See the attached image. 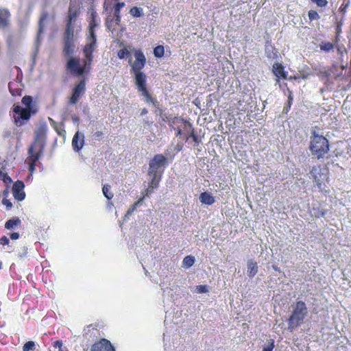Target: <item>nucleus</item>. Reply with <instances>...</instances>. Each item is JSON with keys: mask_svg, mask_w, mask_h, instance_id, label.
Instances as JSON below:
<instances>
[{"mask_svg": "<svg viewBox=\"0 0 351 351\" xmlns=\"http://www.w3.org/2000/svg\"><path fill=\"white\" fill-rule=\"evenodd\" d=\"M330 149L329 142L326 138L318 134L315 130L311 136L310 150L313 156L317 159L323 158Z\"/></svg>", "mask_w": 351, "mask_h": 351, "instance_id": "nucleus-4", "label": "nucleus"}, {"mask_svg": "<svg viewBox=\"0 0 351 351\" xmlns=\"http://www.w3.org/2000/svg\"><path fill=\"white\" fill-rule=\"evenodd\" d=\"M90 14V16L88 32H95V28L99 25L100 19L97 13L93 9H91Z\"/></svg>", "mask_w": 351, "mask_h": 351, "instance_id": "nucleus-17", "label": "nucleus"}, {"mask_svg": "<svg viewBox=\"0 0 351 351\" xmlns=\"http://www.w3.org/2000/svg\"><path fill=\"white\" fill-rule=\"evenodd\" d=\"M53 346L55 348H58L59 350L63 349L62 348V342L61 341H56L53 343Z\"/></svg>", "mask_w": 351, "mask_h": 351, "instance_id": "nucleus-52", "label": "nucleus"}, {"mask_svg": "<svg viewBox=\"0 0 351 351\" xmlns=\"http://www.w3.org/2000/svg\"><path fill=\"white\" fill-rule=\"evenodd\" d=\"M43 154V152L40 153L39 152H32L30 153L29 149H28V158L30 160V162L29 164V171L31 174H32L34 172L36 169V163L40 159Z\"/></svg>", "mask_w": 351, "mask_h": 351, "instance_id": "nucleus-16", "label": "nucleus"}, {"mask_svg": "<svg viewBox=\"0 0 351 351\" xmlns=\"http://www.w3.org/2000/svg\"><path fill=\"white\" fill-rule=\"evenodd\" d=\"M53 16H51L49 13L44 11L42 12L41 16L40 17L38 21V30L36 36V47L40 44L41 42V36L44 32L45 27L48 25L51 19H53Z\"/></svg>", "mask_w": 351, "mask_h": 351, "instance_id": "nucleus-8", "label": "nucleus"}, {"mask_svg": "<svg viewBox=\"0 0 351 351\" xmlns=\"http://www.w3.org/2000/svg\"><path fill=\"white\" fill-rule=\"evenodd\" d=\"M134 75V82L137 87V90L146 87L147 76L141 71H131Z\"/></svg>", "mask_w": 351, "mask_h": 351, "instance_id": "nucleus-14", "label": "nucleus"}, {"mask_svg": "<svg viewBox=\"0 0 351 351\" xmlns=\"http://www.w3.org/2000/svg\"><path fill=\"white\" fill-rule=\"evenodd\" d=\"M138 91L141 93V95L143 96L144 97H147L150 95L147 87L138 89Z\"/></svg>", "mask_w": 351, "mask_h": 351, "instance_id": "nucleus-44", "label": "nucleus"}, {"mask_svg": "<svg viewBox=\"0 0 351 351\" xmlns=\"http://www.w3.org/2000/svg\"><path fill=\"white\" fill-rule=\"evenodd\" d=\"M313 3H316L319 7H325L326 6L328 1L327 0H311Z\"/></svg>", "mask_w": 351, "mask_h": 351, "instance_id": "nucleus-40", "label": "nucleus"}, {"mask_svg": "<svg viewBox=\"0 0 351 351\" xmlns=\"http://www.w3.org/2000/svg\"><path fill=\"white\" fill-rule=\"evenodd\" d=\"M77 11H73L71 8L69 10V14L66 19V23H69L71 24H75L77 18Z\"/></svg>", "mask_w": 351, "mask_h": 351, "instance_id": "nucleus-27", "label": "nucleus"}, {"mask_svg": "<svg viewBox=\"0 0 351 351\" xmlns=\"http://www.w3.org/2000/svg\"><path fill=\"white\" fill-rule=\"evenodd\" d=\"M8 87H9L10 92L12 93V95H14L15 94L14 93V92L12 91V90L11 88V83H9Z\"/></svg>", "mask_w": 351, "mask_h": 351, "instance_id": "nucleus-59", "label": "nucleus"}, {"mask_svg": "<svg viewBox=\"0 0 351 351\" xmlns=\"http://www.w3.org/2000/svg\"><path fill=\"white\" fill-rule=\"evenodd\" d=\"M272 71L276 78V84H278L280 82L279 78L287 79V73L285 71L284 66L278 63H275L273 65Z\"/></svg>", "mask_w": 351, "mask_h": 351, "instance_id": "nucleus-15", "label": "nucleus"}, {"mask_svg": "<svg viewBox=\"0 0 351 351\" xmlns=\"http://www.w3.org/2000/svg\"><path fill=\"white\" fill-rule=\"evenodd\" d=\"M320 49L322 51L329 52L333 49V45L330 42L322 43L320 45Z\"/></svg>", "mask_w": 351, "mask_h": 351, "instance_id": "nucleus-33", "label": "nucleus"}, {"mask_svg": "<svg viewBox=\"0 0 351 351\" xmlns=\"http://www.w3.org/2000/svg\"><path fill=\"white\" fill-rule=\"evenodd\" d=\"M9 236L12 240H16L20 237L19 233L18 232H11L9 234Z\"/></svg>", "mask_w": 351, "mask_h": 351, "instance_id": "nucleus-49", "label": "nucleus"}, {"mask_svg": "<svg viewBox=\"0 0 351 351\" xmlns=\"http://www.w3.org/2000/svg\"><path fill=\"white\" fill-rule=\"evenodd\" d=\"M145 101L147 103H152L154 107H156L159 105V102L156 99L152 97L149 95L147 97H145Z\"/></svg>", "mask_w": 351, "mask_h": 351, "instance_id": "nucleus-38", "label": "nucleus"}, {"mask_svg": "<svg viewBox=\"0 0 351 351\" xmlns=\"http://www.w3.org/2000/svg\"><path fill=\"white\" fill-rule=\"evenodd\" d=\"M188 125L189 126V128L191 129V132L189 134V137L193 139V141L195 142V145H198L199 143V138H198V136L195 133V130L194 129L192 128V125L189 123H188Z\"/></svg>", "mask_w": 351, "mask_h": 351, "instance_id": "nucleus-32", "label": "nucleus"}, {"mask_svg": "<svg viewBox=\"0 0 351 351\" xmlns=\"http://www.w3.org/2000/svg\"><path fill=\"white\" fill-rule=\"evenodd\" d=\"M58 351H68V350H64L63 349H61V350H58Z\"/></svg>", "mask_w": 351, "mask_h": 351, "instance_id": "nucleus-64", "label": "nucleus"}, {"mask_svg": "<svg viewBox=\"0 0 351 351\" xmlns=\"http://www.w3.org/2000/svg\"><path fill=\"white\" fill-rule=\"evenodd\" d=\"M21 219L18 217H12L8 219L5 223V228L8 230H13L16 226H20Z\"/></svg>", "mask_w": 351, "mask_h": 351, "instance_id": "nucleus-21", "label": "nucleus"}, {"mask_svg": "<svg viewBox=\"0 0 351 351\" xmlns=\"http://www.w3.org/2000/svg\"><path fill=\"white\" fill-rule=\"evenodd\" d=\"M308 314V309L304 302L298 300L293 307V311L287 320L288 330L291 332L300 326Z\"/></svg>", "mask_w": 351, "mask_h": 351, "instance_id": "nucleus-5", "label": "nucleus"}, {"mask_svg": "<svg viewBox=\"0 0 351 351\" xmlns=\"http://www.w3.org/2000/svg\"><path fill=\"white\" fill-rule=\"evenodd\" d=\"M310 175L311 178L317 176H321L319 167L313 166L311 169Z\"/></svg>", "mask_w": 351, "mask_h": 351, "instance_id": "nucleus-34", "label": "nucleus"}, {"mask_svg": "<svg viewBox=\"0 0 351 351\" xmlns=\"http://www.w3.org/2000/svg\"><path fill=\"white\" fill-rule=\"evenodd\" d=\"M10 14L5 9H0V27L4 28L8 24Z\"/></svg>", "mask_w": 351, "mask_h": 351, "instance_id": "nucleus-20", "label": "nucleus"}, {"mask_svg": "<svg viewBox=\"0 0 351 351\" xmlns=\"http://www.w3.org/2000/svg\"><path fill=\"white\" fill-rule=\"evenodd\" d=\"M11 136V132L8 130V131H5L3 134V138H8L9 136Z\"/></svg>", "mask_w": 351, "mask_h": 351, "instance_id": "nucleus-56", "label": "nucleus"}, {"mask_svg": "<svg viewBox=\"0 0 351 351\" xmlns=\"http://www.w3.org/2000/svg\"><path fill=\"white\" fill-rule=\"evenodd\" d=\"M2 203L3 205H5L7 207V208H11L12 207V204L11 203V202L9 199L4 198L2 200Z\"/></svg>", "mask_w": 351, "mask_h": 351, "instance_id": "nucleus-47", "label": "nucleus"}, {"mask_svg": "<svg viewBox=\"0 0 351 351\" xmlns=\"http://www.w3.org/2000/svg\"><path fill=\"white\" fill-rule=\"evenodd\" d=\"M130 14L134 17H141L143 15V10L140 7H132L130 10Z\"/></svg>", "mask_w": 351, "mask_h": 351, "instance_id": "nucleus-26", "label": "nucleus"}, {"mask_svg": "<svg viewBox=\"0 0 351 351\" xmlns=\"http://www.w3.org/2000/svg\"><path fill=\"white\" fill-rule=\"evenodd\" d=\"M112 20L114 21V23L117 25H119V23L121 21V16L120 14H114V17Z\"/></svg>", "mask_w": 351, "mask_h": 351, "instance_id": "nucleus-51", "label": "nucleus"}, {"mask_svg": "<svg viewBox=\"0 0 351 351\" xmlns=\"http://www.w3.org/2000/svg\"><path fill=\"white\" fill-rule=\"evenodd\" d=\"M103 135L102 132L97 131L93 134V140L97 141Z\"/></svg>", "mask_w": 351, "mask_h": 351, "instance_id": "nucleus-46", "label": "nucleus"}, {"mask_svg": "<svg viewBox=\"0 0 351 351\" xmlns=\"http://www.w3.org/2000/svg\"><path fill=\"white\" fill-rule=\"evenodd\" d=\"M102 192L105 197L108 199H111L113 197V193L110 192V186L104 184L102 188Z\"/></svg>", "mask_w": 351, "mask_h": 351, "instance_id": "nucleus-28", "label": "nucleus"}, {"mask_svg": "<svg viewBox=\"0 0 351 351\" xmlns=\"http://www.w3.org/2000/svg\"><path fill=\"white\" fill-rule=\"evenodd\" d=\"M168 165L167 158L163 154H156L149 162L148 176L150 178L147 193H152L158 188L165 168Z\"/></svg>", "mask_w": 351, "mask_h": 351, "instance_id": "nucleus-1", "label": "nucleus"}, {"mask_svg": "<svg viewBox=\"0 0 351 351\" xmlns=\"http://www.w3.org/2000/svg\"><path fill=\"white\" fill-rule=\"evenodd\" d=\"M25 184L23 181L17 180L13 184L12 193L14 197L19 202H21L25 198V193L24 191Z\"/></svg>", "mask_w": 351, "mask_h": 351, "instance_id": "nucleus-10", "label": "nucleus"}, {"mask_svg": "<svg viewBox=\"0 0 351 351\" xmlns=\"http://www.w3.org/2000/svg\"><path fill=\"white\" fill-rule=\"evenodd\" d=\"M4 173H3L1 171H0V178L2 179V177L3 176Z\"/></svg>", "mask_w": 351, "mask_h": 351, "instance_id": "nucleus-60", "label": "nucleus"}, {"mask_svg": "<svg viewBox=\"0 0 351 351\" xmlns=\"http://www.w3.org/2000/svg\"><path fill=\"white\" fill-rule=\"evenodd\" d=\"M0 244L2 245H8V247H10L9 239L6 236L1 237V238L0 239Z\"/></svg>", "mask_w": 351, "mask_h": 351, "instance_id": "nucleus-42", "label": "nucleus"}, {"mask_svg": "<svg viewBox=\"0 0 351 351\" xmlns=\"http://www.w3.org/2000/svg\"><path fill=\"white\" fill-rule=\"evenodd\" d=\"M292 101H293V97H292L291 95L290 94L289 95L288 101H287V106H288L289 108L291 107V106L292 104Z\"/></svg>", "mask_w": 351, "mask_h": 351, "instance_id": "nucleus-54", "label": "nucleus"}, {"mask_svg": "<svg viewBox=\"0 0 351 351\" xmlns=\"http://www.w3.org/2000/svg\"><path fill=\"white\" fill-rule=\"evenodd\" d=\"M117 56L119 59H128V63L131 64L132 61V58L130 54V52L128 50L127 48L124 47L121 49H120L118 53Z\"/></svg>", "mask_w": 351, "mask_h": 351, "instance_id": "nucleus-23", "label": "nucleus"}, {"mask_svg": "<svg viewBox=\"0 0 351 351\" xmlns=\"http://www.w3.org/2000/svg\"><path fill=\"white\" fill-rule=\"evenodd\" d=\"M274 348V341L273 339H270L268 342V345L263 348V351H272Z\"/></svg>", "mask_w": 351, "mask_h": 351, "instance_id": "nucleus-39", "label": "nucleus"}, {"mask_svg": "<svg viewBox=\"0 0 351 351\" xmlns=\"http://www.w3.org/2000/svg\"><path fill=\"white\" fill-rule=\"evenodd\" d=\"M134 55L135 61L130 64L131 65L130 71H141L146 64L145 56L141 49L135 50Z\"/></svg>", "mask_w": 351, "mask_h": 351, "instance_id": "nucleus-9", "label": "nucleus"}, {"mask_svg": "<svg viewBox=\"0 0 351 351\" xmlns=\"http://www.w3.org/2000/svg\"><path fill=\"white\" fill-rule=\"evenodd\" d=\"M195 261V258L194 256L191 255L186 256L184 258L182 263V267L185 269H189L193 266Z\"/></svg>", "mask_w": 351, "mask_h": 351, "instance_id": "nucleus-25", "label": "nucleus"}, {"mask_svg": "<svg viewBox=\"0 0 351 351\" xmlns=\"http://www.w3.org/2000/svg\"><path fill=\"white\" fill-rule=\"evenodd\" d=\"M2 180L5 183L9 184L12 182L11 178L7 174H3V176L2 177Z\"/></svg>", "mask_w": 351, "mask_h": 351, "instance_id": "nucleus-48", "label": "nucleus"}, {"mask_svg": "<svg viewBox=\"0 0 351 351\" xmlns=\"http://www.w3.org/2000/svg\"><path fill=\"white\" fill-rule=\"evenodd\" d=\"M8 194H9L8 189H6L5 190L3 191V196L7 197L8 195Z\"/></svg>", "mask_w": 351, "mask_h": 351, "instance_id": "nucleus-58", "label": "nucleus"}, {"mask_svg": "<svg viewBox=\"0 0 351 351\" xmlns=\"http://www.w3.org/2000/svg\"><path fill=\"white\" fill-rule=\"evenodd\" d=\"M201 203L206 205H212L215 202V198L209 192H203L199 195Z\"/></svg>", "mask_w": 351, "mask_h": 351, "instance_id": "nucleus-18", "label": "nucleus"}, {"mask_svg": "<svg viewBox=\"0 0 351 351\" xmlns=\"http://www.w3.org/2000/svg\"><path fill=\"white\" fill-rule=\"evenodd\" d=\"M308 16L311 21L318 20L320 19V16L315 10H311L308 12Z\"/></svg>", "mask_w": 351, "mask_h": 351, "instance_id": "nucleus-35", "label": "nucleus"}, {"mask_svg": "<svg viewBox=\"0 0 351 351\" xmlns=\"http://www.w3.org/2000/svg\"><path fill=\"white\" fill-rule=\"evenodd\" d=\"M164 47L158 45L154 49V55L156 58H162L164 56Z\"/></svg>", "mask_w": 351, "mask_h": 351, "instance_id": "nucleus-30", "label": "nucleus"}, {"mask_svg": "<svg viewBox=\"0 0 351 351\" xmlns=\"http://www.w3.org/2000/svg\"><path fill=\"white\" fill-rule=\"evenodd\" d=\"M209 291L207 285H198L196 287V292L199 293H206Z\"/></svg>", "mask_w": 351, "mask_h": 351, "instance_id": "nucleus-36", "label": "nucleus"}, {"mask_svg": "<svg viewBox=\"0 0 351 351\" xmlns=\"http://www.w3.org/2000/svg\"><path fill=\"white\" fill-rule=\"evenodd\" d=\"M147 112H148L146 108H143V109H142V110L141 112V116L145 115L147 114Z\"/></svg>", "mask_w": 351, "mask_h": 351, "instance_id": "nucleus-57", "label": "nucleus"}, {"mask_svg": "<svg viewBox=\"0 0 351 351\" xmlns=\"http://www.w3.org/2000/svg\"><path fill=\"white\" fill-rule=\"evenodd\" d=\"M181 134V130H178V132H177V136H179Z\"/></svg>", "mask_w": 351, "mask_h": 351, "instance_id": "nucleus-61", "label": "nucleus"}, {"mask_svg": "<svg viewBox=\"0 0 351 351\" xmlns=\"http://www.w3.org/2000/svg\"><path fill=\"white\" fill-rule=\"evenodd\" d=\"M321 176H317L312 178L313 181L316 184L318 188L322 190V180L320 179Z\"/></svg>", "mask_w": 351, "mask_h": 351, "instance_id": "nucleus-41", "label": "nucleus"}, {"mask_svg": "<svg viewBox=\"0 0 351 351\" xmlns=\"http://www.w3.org/2000/svg\"><path fill=\"white\" fill-rule=\"evenodd\" d=\"M160 117L162 121L166 122L168 121V116L165 113H163Z\"/></svg>", "mask_w": 351, "mask_h": 351, "instance_id": "nucleus-53", "label": "nucleus"}, {"mask_svg": "<svg viewBox=\"0 0 351 351\" xmlns=\"http://www.w3.org/2000/svg\"><path fill=\"white\" fill-rule=\"evenodd\" d=\"M47 130L48 127L46 121H40L35 131L34 143L29 147L30 153L32 152H44Z\"/></svg>", "mask_w": 351, "mask_h": 351, "instance_id": "nucleus-6", "label": "nucleus"}, {"mask_svg": "<svg viewBox=\"0 0 351 351\" xmlns=\"http://www.w3.org/2000/svg\"><path fill=\"white\" fill-rule=\"evenodd\" d=\"M86 82L84 80H80L75 85L72 89L71 95L69 97V104L71 105L76 104L80 97L85 93Z\"/></svg>", "mask_w": 351, "mask_h": 351, "instance_id": "nucleus-7", "label": "nucleus"}, {"mask_svg": "<svg viewBox=\"0 0 351 351\" xmlns=\"http://www.w3.org/2000/svg\"><path fill=\"white\" fill-rule=\"evenodd\" d=\"M270 48L271 49V48H272V47H266V49H265V50H266V52H267V51H268V50H270Z\"/></svg>", "mask_w": 351, "mask_h": 351, "instance_id": "nucleus-62", "label": "nucleus"}, {"mask_svg": "<svg viewBox=\"0 0 351 351\" xmlns=\"http://www.w3.org/2000/svg\"><path fill=\"white\" fill-rule=\"evenodd\" d=\"M247 275L250 278H253L258 272L257 263L253 259L247 261Z\"/></svg>", "mask_w": 351, "mask_h": 351, "instance_id": "nucleus-19", "label": "nucleus"}, {"mask_svg": "<svg viewBox=\"0 0 351 351\" xmlns=\"http://www.w3.org/2000/svg\"><path fill=\"white\" fill-rule=\"evenodd\" d=\"M77 38H63V55L66 57H72V55L75 53Z\"/></svg>", "mask_w": 351, "mask_h": 351, "instance_id": "nucleus-11", "label": "nucleus"}, {"mask_svg": "<svg viewBox=\"0 0 351 351\" xmlns=\"http://www.w3.org/2000/svg\"><path fill=\"white\" fill-rule=\"evenodd\" d=\"M36 343L33 341H28L23 346V351H35Z\"/></svg>", "mask_w": 351, "mask_h": 351, "instance_id": "nucleus-29", "label": "nucleus"}, {"mask_svg": "<svg viewBox=\"0 0 351 351\" xmlns=\"http://www.w3.org/2000/svg\"><path fill=\"white\" fill-rule=\"evenodd\" d=\"M91 351H115V350L108 340L103 339L93 345Z\"/></svg>", "mask_w": 351, "mask_h": 351, "instance_id": "nucleus-12", "label": "nucleus"}, {"mask_svg": "<svg viewBox=\"0 0 351 351\" xmlns=\"http://www.w3.org/2000/svg\"><path fill=\"white\" fill-rule=\"evenodd\" d=\"M125 5L123 2H118L114 6V14H120V10Z\"/></svg>", "mask_w": 351, "mask_h": 351, "instance_id": "nucleus-37", "label": "nucleus"}, {"mask_svg": "<svg viewBox=\"0 0 351 351\" xmlns=\"http://www.w3.org/2000/svg\"><path fill=\"white\" fill-rule=\"evenodd\" d=\"M86 43L88 45L97 47V36L95 32H88L86 34Z\"/></svg>", "mask_w": 351, "mask_h": 351, "instance_id": "nucleus-24", "label": "nucleus"}, {"mask_svg": "<svg viewBox=\"0 0 351 351\" xmlns=\"http://www.w3.org/2000/svg\"><path fill=\"white\" fill-rule=\"evenodd\" d=\"M22 104L25 106H15L13 108L14 113V122L19 126L23 125L32 115L37 112V108L35 103L33 102L32 96L25 95L22 98Z\"/></svg>", "mask_w": 351, "mask_h": 351, "instance_id": "nucleus-3", "label": "nucleus"}, {"mask_svg": "<svg viewBox=\"0 0 351 351\" xmlns=\"http://www.w3.org/2000/svg\"><path fill=\"white\" fill-rule=\"evenodd\" d=\"M313 215H314L315 217L319 218V217H324L326 215V210L322 208L319 209V208L316 209L315 207L313 208Z\"/></svg>", "mask_w": 351, "mask_h": 351, "instance_id": "nucleus-31", "label": "nucleus"}, {"mask_svg": "<svg viewBox=\"0 0 351 351\" xmlns=\"http://www.w3.org/2000/svg\"><path fill=\"white\" fill-rule=\"evenodd\" d=\"M155 108V113L157 116H160L164 113L163 110L160 107V104Z\"/></svg>", "mask_w": 351, "mask_h": 351, "instance_id": "nucleus-50", "label": "nucleus"}, {"mask_svg": "<svg viewBox=\"0 0 351 351\" xmlns=\"http://www.w3.org/2000/svg\"><path fill=\"white\" fill-rule=\"evenodd\" d=\"M27 254V247H23L21 248V251L19 254V256L20 258H23V257L26 256Z\"/></svg>", "mask_w": 351, "mask_h": 351, "instance_id": "nucleus-45", "label": "nucleus"}, {"mask_svg": "<svg viewBox=\"0 0 351 351\" xmlns=\"http://www.w3.org/2000/svg\"><path fill=\"white\" fill-rule=\"evenodd\" d=\"M95 49V47L86 44L83 49V52L85 56L84 64H80L79 59L71 57L66 63L67 70L78 76L87 73L90 70V66L93 60V53Z\"/></svg>", "mask_w": 351, "mask_h": 351, "instance_id": "nucleus-2", "label": "nucleus"}, {"mask_svg": "<svg viewBox=\"0 0 351 351\" xmlns=\"http://www.w3.org/2000/svg\"><path fill=\"white\" fill-rule=\"evenodd\" d=\"M75 24L66 23L63 38H75L74 36Z\"/></svg>", "mask_w": 351, "mask_h": 351, "instance_id": "nucleus-22", "label": "nucleus"}, {"mask_svg": "<svg viewBox=\"0 0 351 351\" xmlns=\"http://www.w3.org/2000/svg\"><path fill=\"white\" fill-rule=\"evenodd\" d=\"M289 108H289L288 106H287V107H285V108H284V110H285V109H286V112H287V111L289 110Z\"/></svg>", "mask_w": 351, "mask_h": 351, "instance_id": "nucleus-63", "label": "nucleus"}, {"mask_svg": "<svg viewBox=\"0 0 351 351\" xmlns=\"http://www.w3.org/2000/svg\"><path fill=\"white\" fill-rule=\"evenodd\" d=\"M48 120L49 121V122H50L51 125L54 128H56V121H55L52 118H51V117H48Z\"/></svg>", "mask_w": 351, "mask_h": 351, "instance_id": "nucleus-55", "label": "nucleus"}, {"mask_svg": "<svg viewBox=\"0 0 351 351\" xmlns=\"http://www.w3.org/2000/svg\"><path fill=\"white\" fill-rule=\"evenodd\" d=\"M84 145V135L83 133L77 132L72 139V147L73 150L79 152Z\"/></svg>", "mask_w": 351, "mask_h": 351, "instance_id": "nucleus-13", "label": "nucleus"}, {"mask_svg": "<svg viewBox=\"0 0 351 351\" xmlns=\"http://www.w3.org/2000/svg\"><path fill=\"white\" fill-rule=\"evenodd\" d=\"M141 200H139L138 202H137L136 203H135V204H134V205L133 206V207H132V208H130V209L127 211V213H126V214H125V217H128V216H129V215H130L134 212V210H135V208H136V206L137 205H138V204L141 203Z\"/></svg>", "mask_w": 351, "mask_h": 351, "instance_id": "nucleus-43", "label": "nucleus"}]
</instances>
